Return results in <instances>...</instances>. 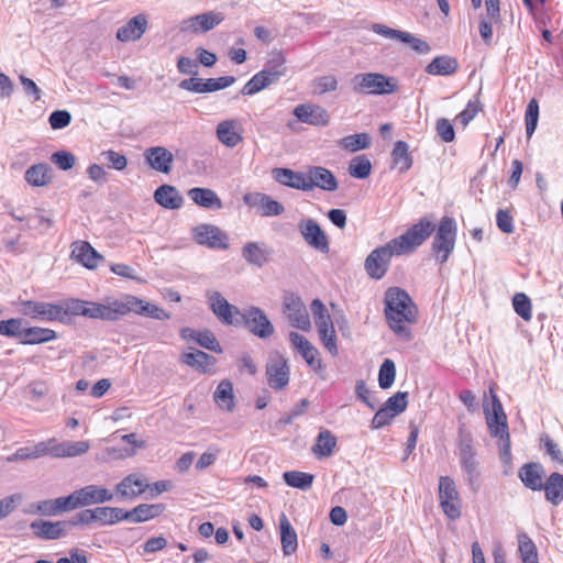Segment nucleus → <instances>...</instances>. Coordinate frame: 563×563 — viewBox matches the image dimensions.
Wrapping results in <instances>:
<instances>
[{
    "label": "nucleus",
    "mask_w": 563,
    "mask_h": 563,
    "mask_svg": "<svg viewBox=\"0 0 563 563\" xmlns=\"http://www.w3.org/2000/svg\"><path fill=\"white\" fill-rule=\"evenodd\" d=\"M384 314L390 330L401 340L412 339L408 324L417 321L418 309L408 292L399 287H390L384 297Z\"/></svg>",
    "instance_id": "nucleus-1"
},
{
    "label": "nucleus",
    "mask_w": 563,
    "mask_h": 563,
    "mask_svg": "<svg viewBox=\"0 0 563 563\" xmlns=\"http://www.w3.org/2000/svg\"><path fill=\"white\" fill-rule=\"evenodd\" d=\"M492 394V409L484 407L486 423L489 433L494 438H499L500 455L501 457H509L510 455V437L508 432L507 417L504 411L501 401L498 396L490 388Z\"/></svg>",
    "instance_id": "nucleus-2"
},
{
    "label": "nucleus",
    "mask_w": 563,
    "mask_h": 563,
    "mask_svg": "<svg viewBox=\"0 0 563 563\" xmlns=\"http://www.w3.org/2000/svg\"><path fill=\"white\" fill-rule=\"evenodd\" d=\"M435 223L429 217L421 218L411 225L405 233L393 239V246L404 254H410L421 246L434 232Z\"/></svg>",
    "instance_id": "nucleus-3"
},
{
    "label": "nucleus",
    "mask_w": 563,
    "mask_h": 563,
    "mask_svg": "<svg viewBox=\"0 0 563 563\" xmlns=\"http://www.w3.org/2000/svg\"><path fill=\"white\" fill-rule=\"evenodd\" d=\"M459 460L468 485L476 489L481 476L479 463L476 460V450L471 433L461 431L459 434Z\"/></svg>",
    "instance_id": "nucleus-4"
},
{
    "label": "nucleus",
    "mask_w": 563,
    "mask_h": 563,
    "mask_svg": "<svg viewBox=\"0 0 563 563\" xmlns=\"http://www.w3.org/2000/svg\"><path fill=\"white\" fill-rule=\"evenodd\" d=\"M456 222L451 217H443L432 241V251L440 264L445 263L455 246Z\"/></svg>",
    "instance_id": "nucleus-5"
},
{
    "label": "nucleus",
    "mask_w": 563,
    "mask_h": 563,
    "mask_svg": "<svg viewBox=\"0 0 563 563\" xmlns=\"http://www.w3.org/2000/svg\"><path fill=\"white\" fill-rule=\"evenodd\" d=\"M353 88L356 92L372 95H389L398 89L397 80L379 73L358 74L353 78Z\"/></svg>",
    "instance_id": "nucleus-6"
},
{
    "label": "nucleus",
    "mask_w": 563,
    "mask_h": 563,
    "mask_svg": "<svg viewBox=\"0 0 563 563\" xmlns=\"http://www.w3.org/2000/svg\"><path fill=\"white\" fill-rule=\"evenodd\" d=\"M118 319L129 312H134L140 316L153 318L155 320H168L170 314L163 308L150 303L136 296L124 295L122 298L117 299Z\"/></svg>",
    "instance_id": "nucleus-7"
},
{
    "label": "nucleus",
    "mask_w": 563,
    "mask_h": 563,
    "mask_svg": "<svg viewBox=\"0 0 563 563\" xmlns=\"http://www.w3.org/2000/svg\"><path fill=\"white\" fill-rule=\"evenodd\" d=\"M401 253L393 246L390 240L383 246L373 250L365 260L364 268L373 279H382L387 273L393 256H400Z\"/></svg>",
    "instance_id": "nucleus-8"
},
{
    "label": "nucleus",
    "mask_w": 563,
    "mask_h": 563,
    "mask_svg": "<svg viewBox=\"0 0 563 563\" xmlns=\"http://www.w3.org/2000/svg\"><path fill=\"white\" fill-rule=\"evenodd\" d=\"M236 325L245 327L253 335L260 339H267L275 331L264 310L255 306H250L241 311Z\"/></svg>",
    "instance_id": "nucleus-9"
},
{
    "label": "nucleus",
    "mask_w": 563,
    "mask_h": 563,
    "mask_svg": "<svg viewBox=\"0 0 563 563\" xmlns=\"http://www.w3.org/2000/svg\"><path fill=\"white\" fill-rule=\"evenodd\" d=\"M191 236L197 244L212 250H227L229 247L228 234L211 223H201L194 227Z\"/></svg>",
    "instance_id": "nucleus-10"
},
{
    "label": "nucleus",
    "mask_w": 563,
    "mask_h": 563,
    "mask_svg": "<svg viewBox=\"0 0 563 563\" xmlns=\"http://www.w3.org/2000/svg\"><path fill=\"white\" fill-rule=\"evenodd\" d=\"M73 510L90 505H98L111 501L113 499V493L108 488L87 485L79 489H76L68 495Z\"/></svg>",
    "instance_id": "nucleus-11"
},
{
    "label": "nucleus",
    "mask_w": 563,
    "mask_h": 563,
    "mask_svg": "<svg viewBox=\"0 0 563 563\" xmlns=\"http://www.w3.org/2000/svg\"><path fill=\"white\" fill-rule=\"evenodd\" d=\"M283 307L284 313L292 327L302 331L310 330L311 322L308 310L298 295L294 292L285 294Z\"/></svg>",
    "instance_id": "nucleus-12"
},
{
    "label": "nucleus",
    "mask_w": 563,
    "mask_h": 563,
    "mask_svg": "<svg viewBox=\"0 0 563 563\" xmlns=\"http://www.w3.org/2000/svg\"><path fill=\"white\" fill-rule=\"evenodd\" d=\"M439 500L443 512L452 520L461 516V500L454 481L449 476L439 478Z\"/></svg>",
    "instance_id": "nucleus-13"
},
{
    "label": "nucleus",
    "mask_w": 563,
    "mask_h": 563,
    "mask_svg": "<svg viewBox=\"0 0 563 563\" xmlns=\"http://www.w3.org/2000/svg\"><path fill=\"white\" fill-rule=\"evenodd\" d=\"M267 384L275 390L284 389L289 383L287 360L279 353H272L265 366Z\"/></svg>",
    "instance_id": "nucleus-14"
},
{
    "label": "nucleus",
    "mask_w": 563,
    "mask_h": 563,
    "mask_svg": "<svg viewBox=\"0 0 563 563\" xmlns=\"http://www.w3.org/2000/svg\"><path fill=\"white\" fill-rule=\"evenodd\" d=\"M298 231L305 242L320 253L327 254L330 251L329 239L319 223L311 218H303L298 223Z\"/></svg>",
    "instance_id": "nucleus-15"
},
{
    "label": "nucleus",
    "mask_w": 563,
    "mask_h": 563,
    "mask_svg": "<svg viewBox=\"0 0 563 563\" xmlns=\"http://www.w3.org/2000/svg\"><path fill=\"white\" fill-rule=\"evenodd\" d=\"M208 303L217 318L227 325H236L241 310L231 305L219 291H211L207 296Z\"/></svg>",
    "instance_id": "nucleus-16"
},
{
    "label": "nucleus",
    "mask_w": 563,
    "mask_h": 563,
    "mask_svg": "<svg viewBox=\"0 0 563 563\" xmlns=\"http://www.w3.org/2000/svg\"><path fill=\"white\" fill-rule=\"evenodd\" d=\"M20 311L24 316L45 322H59L60 319L58 303L53 302L25 300L21 302Z\"/></svg>",
    "instance_id": "nucleus-17"
},
{
    "label": "nucleus",
    "mask_w": 563,
    "mask_h": 563,
    "mask_svg": "<svg viewBox=\"0 0 563 563\" xmlns=\"http://www.w3.org/2000/svg\"><path fill=\"white\" fill-rule=\"evenodd\" d=\"M372 30L376 34H379L384 37L397 40L399 42L408 44L415 52L419 54H427L431 49L430 45L426 41L413 36L409 32L395 30L378 23L373 24Z\"/></svg>",
    "instance_id": "nucleus-18"
},
{
    "label": "nucleus",
    "mask_w": 563,
    "mask_h": 563,
    "mask_svg": "<svg viewBox=\"0 0 563 563\" xmlns=\"http://www.w3.org/2000/svg\"><path fill=\"white\" fill-rule=\"evenodd\" d=\"M243 201L250 208L255 209L261 217H275L284 213V206L263 192H247Z\"/></svg>",
    "instance_id": "nucleus-19"
},
{
    "label": "nucleus",
    "mask_w": 563,
    "mask_h": 563,
    "mask_svg": "<svg viewBox=\"0 0 563 563\" xmlns=\"http://www.w3.org/2000/svg\"><path fill=\"white\" fill-rule=\"evenodd\" d=\"M222 20L221 13L209 11L184 20L180 23V31L191 33L208 32L220 24Z\"/></svg>",
    "instance_id": "nucleus-20"
},
{
    "label": "nucleus",
    "mask_w": 563,
    "mask_h": 563,
    "mask_svg": "<svg viewBox=\"0 0 563 563\" xmlns=\"http://www.w3.org/2000/svg\"><path fill=\"white\" fill-rule=\"evenodd\" d=\"M34 536L42 540H57L68 534V525L66 520L46 521L34 520L30 525Z\"/></svg>",
    "instance_id": "nucleus-21"
},
{
    "label": "nucleus",
    "mask_w": 563,
    "mask_h": 563,
    "mask_svg": "<svg viewBox=\"0 0 563 563\" xmlns=\"http://www.w3.org/2000/svg\"><path fill=\"white\" fill-rule=\"evenodd\" d=\"M70 257L88 269L97 268L99 263L103 261V256L86 241H75L71 244Z\"/></svg>",
    "instance_id": "nucleus-22"
},
{
    "label": "nucleus",
    "mask_w": 563,
    "mask_h": 563,
    "mask_svg": "<svg viewBox=\"0 0 563 563\" xmlns=\"http://www.w3.org/2000/svg\"><path fill=\"white\" fill-rule=\"evenodd\" d=\"M294 115L298 121L310 125L324 126L330 121L328 111L317 104L303 103L294 109Z\"/></svg>",
    "instance_id": "nucleus-23"
},
{
    "label": "nucleus",
    "mask_w": 563,
    "mask_h": 563,
    "mask_svg": "<svg viewBox=\"0 0 563 563\" xmlns=\"http://www.w3.org/2000/svg\"><path fill=\"white\" fill-rule=\"evenodd\" d=\"M307 183L308 190L318 187L322 190L334 191L339 186L333 173L321 166H313L308 169Z\"/></svg>",
    "instance_id": "nucleus-24"
},
{
    "label": "nucleus",
    "mask_w": 563,
    "mask_h": 563,
    "mask_svg": "<svg viewBox=\"0 0 563 563\" xmlns=\"http://www.w3.org/2000/svg\"><path fill=\"white\" fill-rule=\"evenodd\" d=\"M146 163L156 172L168 174L172 170L174 155L163 146L150 147L144 152Z\"/></svg>",
    "instance_id": "nucleus-25"
},
{
    "label": "nucleus",
    "mask_w": 563,
    "mask_h": 563,
    "mask_svg": "<svg viewBox=\"0 0 563 563\" xmlns=\"http://www.w3.org/2000/svg\"><path fill=\"white\" fill-rule=\"evenodd\" d=\"M148 487L147 481L136 473L129 474L117 484L115 490L121 498H135Z\"/></svg>",
    "instance_id": "nucleus-26"
},
{
    "label": "nucleus",
    "mask_w": 563,
    "mask_h": 563,
    "mask_svg": "<svg viewBox=\"0 0 563 563\" xmlns=\"http://www.w3.org/2000/svg\"><path fill=\"white\" fill-rule=\"evenodd\" d=\"M147 29L145 14H137L117 30V38L121 42L136 41L142 37Z\"/></svg>",
    "instance_id": "nucleus-27"
},
{
    "label": "nucleus",
    "mask_w": 563,
    "mask_h": 563,
    "mask_svg": "<svg viewBox=\"0 0 563 563\" xmlns=\"http://www.w3.org/2000/svg\"><path fill=\"white\" fill-rule=\"evenodd\" d=\"M273 177L277 183L284 186L308 191L309 186L307 183V174L305 173L278 167L273 169Z\"/></svg>",
    "instance_id": "nucleus-28"
},
{
    "label": "nucleus",
    "mask_w": 563,
    "mask_h": 563,
    "mask_svg": "<svg viewBox=\"0 0 563 563\" xmlns=\"http://www.w3.org/2000/svg\"><path fill=\"white\" fill-rule=\"evenodd\" d=\"M154 200L165 209L176 210L184 205L179 190L172 185H162L154 191Z\"/></svg>",
    "instance_id": "nucleus-29"
},
{
    "label": "nucleus",
    "mask_w": 563,
    "mask_h": 563,
    "mask_svg": "<svg viewBox=\"0 0 563 563\" xmlns=\"http://www.w3.org/2000/svg\"><path fill=\"white\" fill-rule=\"evenodd\" d=\"M188 197L199 207L209 210H220L223 203L214 190L210 188L194 187L188 190Z\"/></svg>",
    "instance_id": "nucleus-30"
},
{
    "label": "nucleus",
    "mask_w": 563,
    "mask_h": 563,
    "mask_svg": "<svg viewBox=\"0 0 563 563\" xmlns=\"http://www.w3.org/2000/svg\"><path fill=\"white\" fill-rule=\"evenodd\" d=\"M85 317L107 321L118 320L117 299L108 303H100L86 300Z\"/></svg>",
    "instance_id": "nucleus-31"
},
{
    "label": "nucleus",
    "mask_w": 563,
    "mask_h": 563,
    "mask_svg": "<svg viewBox=\"0 0 563 563\" xmlns=\"http://www.w3.org/2000/svg\"><path fill=\"white\" fill-rule=\"evenodd\" d=\"M543 467L539 463H528L519 470V478L526 487L532 490H541L543 488Z\"/></svg>",
    "instance_id": "nucleus-32"
},
{
    "label": "nucleus",
    "mask_w": 563,
    "mask_h": 563,
    "mask_svg": "<svg viewBox=\"0 0 563 563\" xmlns=\"http://www.w3.org/2000/svg\"><path fill=\"white\" fill-rule=\"evenodd\" d=\"M164 509L162 504H141L132 510H125L124 516L128 521L139 523L158 517Z\"/></svg>",
    "instance_id": "nucleus-33"
},
{
    "label": "nucleus",
    "mask_w": 563,
    "mask_h": 563,
    "mask_svg": "<svg viewBox=\"0 0 563 563\" xmlns=\"http://www.w3.org/2000/svg\"><path fill=\"white\" fill-rule=\"evenodd\" d=\"M25 181L33 187H44L52 181V167L46 163L34 164L25 170Z\"/></svg>",
    "instance_id": "nucleus-34"
},
{
    "label": "nucleus",
    "mask_w": 563,
    "mask_h": 563,
    "mask_svg": "<svg viewBox=\"0 0 563 563\" xmlns=\"http://www.w3.org/2000/svg\"><path fill=\"white\" fill-rule=\"evenodd\" d=\"M459 63L455 58L442 55L433 58L426 67V73L432 76H450L457 71Z\"/></svg>",
    "instance_id": "nucleus-35"
},
{
    "label": "nucleus",
    "mask_w": 563,
    "mask_h": 563,
    "mask_svg": "<svg viewBox=\"0 0 563 563\" xmlns=\"http://www.w3.org/2000/svg\"><path fill=\"white\" fill-rule=\"evenodd\" d=\"M88 441H64L53 446L51 453L56 457H75L88 452Z\"/></svg>",
    "instance_id": "nucleus-36"
},
{
    "label": "nucleus",
    "mask_w": 563,
    "mask_h": 563,
    "mask_svg": "<svg viewBox=\"0 0 563 563\" xmlns=\"http://www.w3.org/2000/svg\"><path fill=\"white\" fill-rule=\"evenodd\" d=\"M38 515L41 516H57L62 512L73 510L68 496L58 497L55 499H45L38 501Z\"/></svg>",
    "instance_id": "nucleus-37"
},
{
    "label": "nucleus",
    "mask_w": 563,
    "mask_h": 563,
    "mask_svg": "<svg viewBox=\"0 0 563 563\" xmlns=\"http://www.w3.org/2000/svg\"><path fill=\"white\" fill-rule=\"evenodd\" d=\"M545 492V499L554 506H558L563 500V475L560 473H552L543 488Z\"/></svg>",
    "instance_id": "nucleus-38"
},
{
    "label": "nucleus",
    "mask_w": 563,
    "mask_h": 563,
    "mask_svg": "<svg viewBox=\"0 0 563 563\" xmlns=\"http://www.w3.org/2000/svg\"><path fill=\"white\" fill-rule=\"evenodd\" d=\"M242 257L250 264L262 267L267 262V251L263 242H249L242 247Z\"/></svg>",
    "instance_id": "nucleus-39"
},
{
    "label": "nucleus",
    "mask_w": 563,
    "mask_h": 563,
    "mask_svg": "<svg viewBox=\"0 0 563 563\" xmlns=\"http://www.w3.org/2000/svg\"><path fill=\"white\" fill-rule=\"evenodd\" d=\"M336 446V438L329 430H322L312 446V453L318 459L329 457Z\"/></svg>",
    "instance_id": "nucleus-40"
},
{
    "label": "nucleus",
    "mask_w": 563,
    "mask_h": 563,
    "mask_svg": "<svg viewBox=\"0 0 563 563\" xmlns=\"http://www.w3.org/2000/svg\"><path fill=\"white\" fill-rule=\"evenodd\" d=\"M280 540L285 555H290L297 550V533L285 515L280 517Z\"/></svg>",
    "instance_id": "nucleus-41"
},
{
    "label": "nucleus",
    "mask_w": 563,
    "mask_h": 563,
    "mask_svg": "<svg viewBox=\"0 0 563 563\" xmlns=\"http://www.w3.org/2000/svg\"><path fill=\"white\" fill-rule=\"evenodd\" d=\"M213 399L221 409L232 411L234 408V394L232 383L228 379L221 380L213 394Z\"/></svg>",
    "instance_id": "nucleus-42"
},
{
    "label": "nucleus",
    "mask_w": 563,
    "mask_h": 563,
    "mask_svg": "<svg viewBox=\"0 0 563 563\" xmlns=\"http://www.w3.org/2000/svg\"><path fill=\"white\" fill-rule=\"evenodd\" d=\"M56 336V332L52 329L41 327L25 328L21 343L30 345L41 344L55 340Z\"/></svg>",
    "instance_id": "nucleus-43"
},
{
    "label": "nucleus",
    "mask_w": 563,
    "mask_h": 563,
    "mask_svg": "<svg viewBox=\"0 0 563 563\" xmlns=\"http://www.w3.org/2000/svg\"><path fill=\"white\" fill-rule=\"evenodd\" d=\"M60 309V323H67L71 317L82 316L85 317L86 300L70 298L58 303Z\"/></svg>",
    "instance_id": "nucleus-44"
},
{
    "label": "nucleus",
    "mask_w": 563,
    "mask_h": 563,
    "mask_svg": "<svg viewBox=\"0 0 563 563\" xmlns=\"http://www.w3.org/2000/svg\"><path fill=\"white\" fill-rule=\"evenodd\" d=\"M235 122L225 120L218 124L217 136L219 141L228 147L236 146L241 141V135L234 129Z\"/></svg>",
    "instance_id": "nucleus-45"
},
{
    "label": "nucleus",
    "mask_w": 563,
    "mask_h": 563,
    "mask_svg": "<svg viewBox=\"0 0 563 563\" xmlns=\"http://www.w3.org/2000/svg\"><path fill=\"white\" fill-rule=\"evenodd\" d=\"M408 148L406 142L397 141L391 152L394 166L397 167L400 173L407 172L412 165V157Z\"/></svg>",
    "instance_id": "nucleus-46"
},
{
    "label": "nucleus",
    "mask_w": 563,
    "mask_h": 563,
    "mask_svg": "<svg viewBox=\"0 0 563 563\" xmlns=\"http://www.w3.org/2000/svg\"><path fill=\"white\" fill-rule=\"evenodd\" d=\"M310 308L314 318V323L317 325L318 332L334 328L331 316L329 314L328 309L320 299H313Z\"/></svg>",
    "instance_id": "nucleus-47"
},
{
    "label": "nucleus",
    "mask_w": 563,
    "mask_h": 563,
    "mask_svg": "<svg viewBox=\"0 0 563 563\" xmlns=\"http://www.w3.org/2000/svg\"><path fill=\"white\" fill-rule=\"evenodd\" d=\"M285 483L294 488L308 490L311 488L314 476L299 471H287L283 474Z\"/></svg>",
    "instance_id": "nucleus-48"
},
{
    "label": "nucleus",
    "mask_w": 563,
    "mask_h": 563,
    "mask_svg": "<svg viewBox=\"0 0 563 563\" xmlns=\"http://www.w3.org/2000/svg\"><path fill=\"white\" fill-rule=\"evenodd\" d=\"M97 521L101 525H114L122 520H126L125 510L118 507H96L95 508Z\"/></svg>",
    "instance_id": "nucleus-49"
},
{
    "label": "nucleus",
    "mask_w": 563,
    "mask_h": 563,
    "mask_svg": "<svg viewBox=\"0 0 563 563\" xmlns=\"http://www.w3.org/2000/svg\"><path fill=\"white\" fill-rule=\"evenodd\" d=\"M181 361L195 368L199 369H206L209 365H213L216 360L213 356L207 354L206 352H202L200 350H195L192 352L184 353L181 355Z\"/></svg>",
    "instance_id": "nucleus-50"
},
{
    "label": "nucleus",
    "mask_w": 563,
    "mask_h": 563,
    "mask_svg": "<svg viewBox=\"0 0 563 563\" xmlns=\"http://www.w3.org/2000/svg\"><path fill=\"white\" fill-rule=\"evenodd\" d=\"M371 145V137L367 133H357L347 135L339 141V146L349 151L356 152L367 148Z\"/></svg>",
    "instance_id": "nucleus-51"
},
{
    "label": "nucleus",
    "mask_w": 563,
    "mask_h": 563,
    "mask_svg": "<svg viewBox=\"0 0 563 563\" xmlns=\"http://www.w3.org/2000/svg\"><path fill=\"white\" fill-rule=\"evenodd\" d=\"M372 163L365 155L355 156L349 164V174L357 179H365L371 175Z\"/></svg>",
    "instance_id": "nucleus-52"
},
{
    "label": "nucleus",
    "mask_w": 563,
    "mask_h": 563,
    "mask_svg": "<svg viewBox=\"0 0 563 563\" xmlns=\"http://www.w3.org/2000/svg\"><path fill=\"white\" fill-rule=\"evenodd\" d=\"M519 552L523 563H538L537 548L527 533L518 534Z\"/></svg>",
    "instance_id": "nucleus-53"
},
{
    "label": "nucleus",
    "mask_w": 563,
    "mask_h": 563,
    "mask_svg": "<svg viewBox=\"0 0 563 563\" xmlns=\"http://www.w3.org/2000/svg\"><path fill=\"white\" fill-rule=\"evenodd\" d=\"M25 327H23V320L19 318H12L9 320L0 321V335L9 338H19L22 341Z\"/></svg>",
    "instance_id": "nucleus-54"
},
{
    "label": "nucleus",
    "mask_w": 563,
    "mask_h": 563,
    "mask_svg": "<svg viewBox=\"0 0 563 563\" xmlns=\"http://www.w3.org/2000/svg\"><path fill=\"white\" fill-rule=\"evenodd\" d=\"M396 377V366L393 360L386 358L380 365L378 373L379 387L387 389L391 387Z\"/></svg>",
    "instance_id": "nucleus-55"
},
{
    "label": "nucleus",
    "mask_w": 563,
    "mask_h": 563,
    "mask_svg": "<svg viewBox=\"0 0 563 563\" xmlns=\"http://www.w3.org/2000/svg\"><path fill=\"white\" fill-rule=\"evenodd\" d=\"M47 452L45 443H38L34 449L21 448L13 454L7 457L8 462H15L18 460L37 459Z\"/></svg>",
    "instance_id": "nucleus-56"
},
{
    "label": "nucleus",
    "mask_w": 563,
    "mask_h": 563,
    "mask_svg": "<svg viewBox=\"0 0 563 563\" xmlns=\"http://www.w3.org/2000/svg\"><path fill=\"white\" fill-rule=\"evenodd\" d=\"M525 120H526L527 136L531 137L537 129L538 120H539V103L536 99H531L528 102V106L526 109V114H525Z\"/></svg>",
    "instance_id": "nucleus-57"
},
{
    "label": "nucleus",
    "mask_w": 563,
    "mask_h": 563,
    "mask_svg": "<svg viewBox=\"0 0 563 563\" xmlns=\"http://www.w3.org/2000/svg\"><path fill=\"white\" fill-rule=\"evenodd\" d=\"M26 397L32 401H38L49 391V384L45 380H33L24 389Z\"/></svg>",
    "instance_id": "nucleus-58"
},
{
    "label": "nucleus",
    "mask_w": 563,
    "mask_h": 563,
    "mask_svg": "<svg viewBox=\"0 0 563 563\" xmlns=\"http://www.w3.org/2000/svg\"><path fill=\"white\" fill-rule=\"evenodd\" d=\"M512 306L515 311L525 320L529 321L532 318L531 301L522 292L516 294L512 298Z\"/></svg>",
    "instance_id": "nucleus-59"
},
{
    "label": "nucleus",
    "mask_w": 563,
    "mask_h": 563,
    "mask_svg": "<svg viewBox=\"0 0 563 563\" xmlns=\"http://www.w3.org/2000/svg\"><path fill=\"white\" fill-rule=\"evenodd\" d=\"M194 335H195V341L200 346H202L207 350H210L214 353L222 352L219 341L217 340L216 335L211 331H209V330L200 331L199 333H194Z\"/></svg>",
    "instance_id": "nucleus-60"
},
{
    "label": "nucleus",
    "mask_w": 563,
    "mask_h": 563,
    "mask_svg": "<svg viewBox=\"0 0 563 563\" xmlns=\"http://www.w3.org/2000/svg\"><path fill=\"white\" fill-rule=\"evenodd\" d=\"M267 87H269V84L267 78L264 77V73L261 70L244 85L242 93L253 96Z\"/></svg>",
    "instance_id": "nucleus-61"
},
{
    "label": "nucleus",
    "mask_w": 563,
    "mask_h": 563,
    "mask_svg": "<svg viewBox=\"0 0 563 563\" xmlns=\"http://www.w3.org/2000/svg\"><path fill=\"white\" fill-rule=\"evenodd\" d=\"M408 406V393L398 391L394 396L389 397L385 402L384 407L395 413V416L404 412Z\"/></svg>",
    "instance_id": "nucleus-62"
},
{
    "label": "nucleus",
    "mask_w": 563,
    "mask_h": 563,
    "mask_svg": "<svg viewBox=\"0 0 563 563\" xmlns=\"http://www.w3.org/2000/svg\"><path fill=\"white\" fill-rule=\"evenodd\" d=\"M51 161L62 170H68L74 167L76 157L70 152L58 151L52 154Z\"/></svg>",
    "instance_id": "nucleus-63"
},
{
    "label": "nucleus",
    "mask_w": 563,
    "mask_h": 563,
    "mask_svg": "<svg viewBox=\"0 0 563 563\" xmlns=\"http://www.w3.org/2000/svg\"><path fill=\"white\" fill-rule=\"evenodd\" d=\"M101 156L107 162L110 168L115 170H123L128 165V159L123 154L109 150L101 153Z\"/></svg>",
    "instance_id": "nucleus-64"
}]
</instances>
